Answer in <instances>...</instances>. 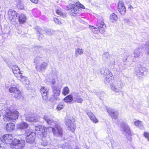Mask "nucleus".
Masks as SVG:
<instances>
[{"mask_svg":"<svg viewBox=\"0 0 149 149\" xmlns=\"http://www.w3.org/2000/svg\"><path fill=\"white\" fill-rule=\"evenodd\" d=\"M76 53L79 54H81L83 53L82 49H76Z\"/></svg>","mask_w":149,"mask_h":149,"instance_id":"72a5a7b5","label":"nucleus"},{"mask_svg":"<svg viewBox=\"0 0 149 149\" xmlns=\"http://www.w3.org/2000/svg\"><path fill=\"white\" fill-rule=\"evenodd\" d=\"M109 19L112 22H115L118 19L117 16L115 13H112L110 15L109 17Z\"/></svg>","mask_w":149,"mask_h":149,"instance_id":"b1692460","label":"nucleus"},{"mask_svg":"<svg viewBox=\"0 0 149 149\" xmlns=\"http://www.w3.org/2000/svg\"><path fill=\"white\" fill-rule=\"evenodd\" d=\"M54 20L56 23L57 24H61V22L57 18H54Z\"/></svg>","mask_w":149,"mask_h":149,"instance_id":"473e14b6","label":"nucleus"},{"mask_svg":"<svg viewBox=\"0 0 149 149\" xmlns=\"http://www.w3.org/2000/svg\"><path fill=\"white\" fill-rule=\"evenodd\" d=\"M106 25L104 21L102 20H100L97 22V28H99V27H100L99 26H100V27H102V25Z\"/></svg>","mask_w":149,"mask_h":149,"instance_id":"bb28decb","label":"nucleus"},{"mask_svg":"<svg viewBox=\"0 0 149 149\" xmlns=\"http://www.w3.org/2000/svg\"><path fill=\"white\" fill-rule=\"evenodd\" d=\"M70 92V90L69 88L67 86L64 87L62 91V94L64 95L65 96L68 94Z\"/></svg>","mask_w":149,"mask_h":149,"instance_id":"393cba45","label":"nucleus"},{"mask_svg":"<svg viewBox=\"0 0 149 149\" xmlns=\"http://www.w3.org/2000/svg\"><path fill=\"white\" fill-rule=\"evenodd\" d=\"M40 92L43 100H46L48 99L49 93L48 89L44 86H41L40 90Z\"/></svg>","mask_w":149,"mask_h":149,"instance_id":"f8f14e48","label":"nucleus"},{"mask_svg":"<svg viewBox=\"0 0 149 149\" xmlns=\"http://www.w3.org/2000/svg\"><path fill=\"white\" fill-rule=\"evenodd\" d=\"M90 118L94 123H97L98 122V120L95 116L91 112H88L87 113Z\"/></svg>","mask_w":149,"mask_h":149,"instance_id":"aec40b11","label":"nucleus"},{"mask_svg":"<svg viewBox=\"0 0 149 149\" xmlns=\"http://www.w3.org/2000/svg\"><path fill=\"white\" fill-rule=\"evenodd\" d=\"M121 126L123 131L125 132L126 136H131V133L129 127L125 123H122Z\"/></svg>","mask_w":149,"mask_h":149,"instance_id":"ddd939ff","label":"nucleus"},{"mask_svg":"<svg viewBox=\"0 0 149 149\" xmlns=\"http://www.w3.org/2000/svg\"><path fill=\"white\" fill-rule=\"evenodd\" d=\"M46 66L43 64H41L40 68L41 69H44L46 68Z\"/></svg>","mask_w":149,"mask_h":149,"instance_id":"f704fd0d","label":"nucleus"},{"mask_svg":"<svg viewBox=\"0 0 149 149\" xmlns=\"http://www.w3.org/2000/svg\"><path fill=\"white\" fill-rule=\"evenodd\" d=\"M131 7H132V6H130V8H131Z\"/></svg>","mask_w":149,"mask_h":149,"instance_id":"58836bf2","label":"nucleus"},{"mask_svg":"<svg viewBox=\"0 0 149 149\" xmlns=\"http://www.w3.org/2000/svg\"><path fill=\"white\" fill-rule=\"evenodd\" d=\"M83 99L80 97H78L77 98L75 101V102L78 103H81L83 101Z\"/></svg>","mask_w":149,"mask_h":149,"instance_id":"c756f323","label":"nucleus"},{"mask_svg":"<svg viewBox=\"0 0 149 149\" xmlns=\"http://www.w3.org/2000/svg\"><path fill=\"white\" fill-rule=\"evenodd\" d=\"M40 132H39L40 136L42 137H45L47 135V132L45 131L44 128L42 127L41 126H38L36 127V131L38 130Z\"/></svg>","mask_w":149,"mask_h":149,"instance_id":"f3484780","label":"nucleus"},{"mask_svg":"<svg viewBox=\"0 0 149 149\" xmlns=\"http://www.w3.org/2000/svg\"><path fill=\"white\" fill-rule=\"evenodd\" d=\"M18 79H19L24 84L28 85L29 84L30 82L27 78L23 76L22 74Z\"/></svg>","mask_w":149,"mask_h":149,"instance_id":"6ab92c4d","label":"nucleus"},{"mask_svg":"<svg viewBox=\"0 0 149 149\" xmlns=\"http://www.w3.org/2000/svg\"><path fill=\"white\" fill-rule=\"evenodd\" d=\"M73 100V97L72 95H69L66 96L64 99V101L66 103H70Z\"/></svg>","mask_w":149,"mask_h":149,"instance_id":"5701e85b","label":"nucleus"},{"mask_svg":"<svg viewBox=\"0 0 149 149\" xmlns=\"http://www.w3.org/2000/svg\"><path fill=\"white\" fill-rule=\"evenodd\" d=\"M134 124L136 126H140L141 125V122L139 120H136L134 122Z\"/></svg>","mask_w":149,"mask_h":149,"instance_id":"2f4dec72","label":"nucleus"},{"mask_svg":"<svg viewBox=\"0 0 149 149\" xmlns=\"http://www.w3.org/2000/svg\"><path fill=\"white\" fill-rule=\"evenodd\" d=\"M18 22L20 24H23L24 23L26 20V17L23 14L20 15L18 17Z\"/></svg>","mask_w":149,"mask_h":149,"instance_id":"a211bd4d","label":"nucleus"},{"mask_svg":"<svg viewBox=\"0 0 149 149\" xmlns=\"http://www.w3.org/2000/svg\"><path fill=\"white\" fill-rule=\"evenodd\" d=\"M8 91L13 94L14 97L16 100H19L23 98L22 92L15 85L11 86L9 88Z\"/></svg>","mask_w":149,"mask_h":149,"instance_id":"20e7f679","label":"nucleus"},{"mask_svg":"<svg viewBox=\"0 0 149 149\" xmlns=\"http://www.w3.org/2000/svg\"><path fill=\"white\" fill-rule=\"evenodd\" d=\"M67 8L71 15L76 16L81 13V9H84L85 8L83 4L78 1L74 4H69L67 6Z\"/></svg>","mask_w":149,"mask_h":149,"instance_id":"f257e3e1","label":"nucleus"},{"mask_svg":"<svg viewBox=\"0 0 149 149\" xmlns=\"http://www.w3.org/2000/svg\"><path fill=\"white\" fill-rule=\"evenodd\" d=\"M56 12L57 14L61 16H63L64 15L63 13L62 12L61 8H58L56 9Z\"/></svg>","mask_w":149,"mask_h":149,"instance_id":"c85d7f7f","label":"nucleus"},{"mask_svg":"<svg viewBox=\"0 0 149 149\" xmlns=\"http://www.w3.org/2000/svg\"><path fill=\"white\" fill-rule=\"evenodd\" d=\"M28 127V124L24 122H22L19 124L17 126L18 129L21 130L26 129Z\"/></svg>","mask_w":149,"mask_h":149,"instance_id":"412c9836","label":"nucleus"},{"mask_svg":"<svg viewBox=\"0 0 149 149\" xmlns=\"http://www.w3.org/2000/svg\"><path fill=\"white\" fill-rule=\"evenodd\" d=\"M13 139V136L11 134H6L0 137L1 141L3 143L6 144L10 143Z\"/></svg>","mask_w":149,"mask_h":149,"instance_id":"0eeeda50","label":"nucleus"},{"mask_svg":"<svg viewBox=\"0 0 149 149\" xmlns=\"http://www.w3.org/2000/svg\"><path fill=\"white\" fill-rule=\"evenodd\" d=\"M131 7H132V6H130V8H131Z\"/></svg>","mask_w":149,"mask_h":149,"instance_id":"ea45409f","label":"nucleus"},{"mask_svg":"<svg viewBox=\"0 0 149 149\" xmlns=\"http://www.w3.org/2000/svg\"><path fill=\"white\" fill-rule=\"evenodd\" d=\"M33 3L35 4H37L38 2V0H30Z\"/></svg>","mask_w":149,"mask_h":149,"instance_id":"c9c22d12","label":"nucleus"},{"mask_svg":"<svg viewBox=\"0 0 149 149\" xmlns=\"http://www.w3.org/2000/svg\"><path fill=\"white\" fill-rule=\"evenodd\" d=\"M64 105L63 103H60L57 105L56 109L58 110H61L64 108Z\"/></svg>","mask_w":149,"mask_h":149,"instance_id":"cd10ccee","label":"nucleus"},{"mask_svg":"<svg viewBox=\"0 0 149 149\" xmlns=\"http://www.w3.org/2000/svg\"><path fill=\"white\" fill-rule=\"evenodd\" d=\"M15 128V124L12 122H9L5 125V129L7 132H10L13 131Z\"/></svg>","mask_w":149,"mask_h":149,"instance_id":"2eb2a0df","label":"nucleus"},{"mask_svg":"<svg viewBox=\"0 0 149 149\" xmlns=\"http://www.w3.org/2000/svg\"><path fill=\"white\" fill-rule=\"evenodd\" d=\"M118 10L120 13L123 15L126 12V9L123 3L121 1L118 2Z\"/></svg>","mask_w":149,"mask_h":149,"instance_id":"4468645a","label":"nucleus"},{"mask_svg":"<svg viewBox=\"0 0 149 149\" xmlns=\"http://www.w3.org/2000/svg\"><path fill=\"white\" fill-rule=\"evenodd\" d=\"M13 73L16 78L18 79L22 74L19 68L16 65L13 66L11 68Z\"/></svg>","mask_w":149,"mask_h":149,"instance_id":"9b49d317","label":"nucleus"},{"mask_svg":"<svg viewBox=\"0 0 149 149\" xmlns=\"http://www.w3.org/2000/svg\"><path fill=\"white\" fill-rule=\"evenodd\" d=\"M0 149H5L3 147H2L1 144H0Z\"/></svg>","mask_w":149,"mask_h":149,"instance_id":"e433bc0d","label":"nucleus"},{"mask_svg":"<svg viewBox=\"0 0 149 149\" xmlns=\"http://www.w3.org/2000/svg\"><path fill=\"white\" fill-rule=\"evenodd\" d=\"M143 136L149 141V133L147 132H145L143 133Z\"/></svg>","mask_w":149,"mask_h":149,"instance_id":"7c9ffc66","label":"nucleus"},{"mask_svg":"<svg viewBox=\"0 0 149 149\" xmlns=\"http://www.w3.org/2000/svg\"><path fill=\"white\" fill-rule=\"evenodd\" d=\"M33 120H31V121H33L34 120H35V118H34V117H33Z\"/></svg>","mask_w":149,"mask_h":149,"instance_id":"4c0bfd02","label":"nucleus"},{"mask_svg":"<svg viewBox=\"0 0 149 149\" xmlns=\"http://www.w3.org/2000/svg\"><path fill=\"white\" fill-rule=\"evenodd\" d=\"M52 131L54 136L56 137H62L63 135V131L62 128L58 126L55 127H52Z\"/></svg>","mask_w":149,"mask_h":149,"instance_id":"6e6552de","label":"nucleus"},{"mask_svg":"<svg viewBox=\"0 0 149 149\" xmlns=\"http://www.w3.org/2000/svg\"><path fill=\"white\" fill-rule=\"evenodd\" d=\"M19 115V112L17 109L7 108L3 115V119L6 122L13 121L17 119Z\"/></svg>","mask_w":149,"mask_h":149,"instance_id":"f03ea898","label":"nucleus"},{"mask_svg":"<svg viewBox=\"0 0 149 149\" xmlns=\"http://www.w3.org/2000/svg\"><path fill=\"white\" fill-rule=\"evenodd\" d=\"M99 26V28H98L91 26H90L89 27L92 31L95 33H97L98 31L101 33H104L105 32L106 27V25H102V27Z\"/></svg>","mask_w":149,"mask_h":149,"instance_id":"1a4fd4ad","label":"nucleus"},{"mask_svg":"<svg viewBox=\"0 0 149 149\" xmlns=\"http://www.w3.org/2000/svg\"><path fill=\"white\" fill-rule=\"evenodd\" d=\"M43 119L46 121L47 123L50 125H52L53 123L55 124L56 122L54 121L52 119H50L47 116L45 115L44 116Z\"/></svg>","mask_w":149,"mask_h":149,"instance_id":"4be33fe9","label":"nucleus"},{"mask_svg":"<svg viewBox=\"0 0 149 149\" xmlns=\"http://www.w3.org/2000/svg\"><path fill=\"white\" fill-rule=\"evenodd\" d=\"M65 124L68 127L69 130L72 132H74L75 131L76 126L75 124L72 123V120L70 119L66 120Z\"/></svg>","mask_w":149,"mask_h":149,"instance_id":"9d476101","label":"nucleus"},{"mask_svg":"<svg viewBox=\"0 0 149 149\" xmlns=\"http://www.w3.org/2000/svg\"><path fill=\"white\" fill-rule=\"evenodd\" d=\"M25 146V142L24 140L14 138L10 144L11 149H23Z\"/></svg>","mask_w":149,"mask_h":149,"instance_id":"7ed1b4c3","label":"nucleus"},{"mask_svg":"<svg viewBox=\"0 0 149 149\" xmlns=\"http://www.w3.org/2000/svg\"><path fill=\"white\" fill-rule=\"evenodd\" d=\"M18 13L15 11L10 9L8 11V18L10 21L14 24H17V17Z\"/></svg>","mask_w":149,"mask_h":149,"instance_id":"423d86ee","label":"nucleus"},{"mask_svg":"<svg viewBox=\"0 0 149 149\" xmlns=\"http://www.w3.org/2000/svg\"><path fill=\"white\" fill-rule=\"evenodd\" d=\"M109 115L111 116V117L113 119H116L118 118V116L116 114L115 112L111 111L109 112Z\"/></svg>","mask_w":149,"mask_h":149,"instance_id":"a878e982","label":"nucleus"},{"mask_svg":"<svg viewBox=\"0 0 149 149\" xmlns=\"http://www.w3.org/2000/svg\"><path fill=\"white\" fill-rule=\"evenodd\" d=\"M52 89L53 97L55 99L57 100L60 94L61 88L58 87L54 86L53 88Z\"/></svg>","mask_w":149,"mask_h":149,"instance_id":"dca6fc26","label":"nucleus"},{"mask_svg":"<svg viewBox=\"0 0 149 149\" xmlns=\"http://www.w3.org/2000/svg\"><path fill=\"white\" fill-rule=\"evenodd\" d=\"M74 121H75V119H74Z\"/></svg>","mask_w":149,"mask_h":149,"instance_id":"a19ab883","label":"nucleus"},{"mask_svg":"<svg viewBox=\"0 0 149 149\" xmlns=\"http://www.w3.org/2000/svg\"><path fill=\"white\" fill-rule=\"evenodd\" d=\"M26 142L30 144L33 143L35 140L36 134L31 130L28 129L26 130L24 134Z\"/></svg>","mask_w":149,"mask_h":149,"instance_id":"39448f33","label":"nucleus"}]
</instances>
